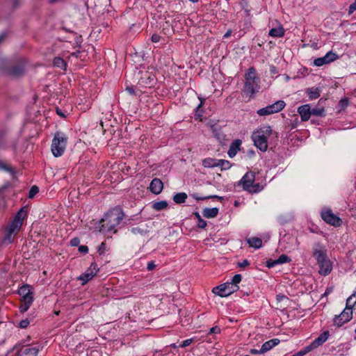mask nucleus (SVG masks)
<instances>
[{"mask_svg": "<svg viewBox=\"0 0 356 356\" xmlns=\"http://www.w3.org/2000/svg\"><path fill=\"white\" fill-rule=\"evenodd\" d=\"M313 256L316 260L318 266V273L321 275H328L332 270V264L327 256V250L325 246L316 244L313 248Z\"/></svg>", "mask_w": 356, "mask_h": 356, "instance_id": "1", "label": "nucleus"}, {"mask_svg": "<svg viewBox=\"0 0 356 356\" xmlns=\"http://www.w3.org/2000/svg\"><path fill=\"white\" fill-rule=\"evenodd\" d=\"M123 218L124 213L121 209L115 208L109 211L100 221L99 232L107 233L112 231L121 222Z\"/></svg>", "mask_w": 356, "mask_h": 356, "instance_id": "2", "label": "nucleus"}, {"mask_svg": "<svg viewBox=\"0 0 356 356\" xmlns=\"http://www.w3.org/2000/svg\"><path fill=\"white\" fill-rule=\"evenodd\" d=\"M24 74L23 63H13L8 59L0 58V74L10 79H18Z\"/></svg>", "mask_w": 356, "mask_h": 356, "instance_id": "3", "label": "nucleus"}, {"mask_svg": "<svg viewBox=\"0 0 356 356\" xmlns=\"http://www.w3.org/2000/svg\"><path fill=\"white\" fill-rule=\"evenodd\" d=\"M272 129L270 126H264L252 135V139L254 145L261 152H266L268 149V138L272 134Z\"/></svg>", "mask_w": 356, "mask_h": 356, "instance_id": "4", "label": "nucleus"}, {"mask_svg": "<svg viewBox=\"0 0 356 356\" xmlns=\"http://www.w3.org/2000/svg\"><path fill=\"white\" fill-rule=\"evenodd\" d=\"M67 138L63 134L56 132L52 140L51 152L56 157L60 156L65 149Z\"/></svg>", "mask_w": 356, "mask_h": 356, "instance_id": "5", "label": "nucleus"}, {"mask_svg": "<svg viewBox=\"0 0 356 356\" xmlns=\"http://www.w3.org/2000/svg\"><path fill=\"white\" fill-rule=\"evenodd\" d=\"M258 77L256 76V71L254 67L248 69V72L245 74V82L243 92L250 96L255 93V86H257Z\"/></svg>", "mask_w": 356, "mask_h": 356, "instance_id": "6", "label": "nucleus"}, {"mask_svg": "<svg viewBox=\"0 0 356 356\" xmlns=\"http://www.w3.org/2000/svg\"><path fill=\"white\" fill-rule=\"evenodd\" d=\"M321 216L326 223L334 227H340L343 223L342 219L329 208H323L321 211Z\"/></svg>", "mask_w": 356, "mask_h": 356, "instance_id": "7", "label": "nucleus"}, {"mask_svg": "<svg viewBox=\"0 0 356 356\" xmlns=\"http://www.w3.org/2000/svg\"><path fill=\"white\" fill-rule=\"evenodd\" d=\"M239 289L238 286H233L232 283L226 282L214 287L212 292L220 297H227Z\"/></svg>", "mask_w": 356, "mask_h": 356, "instance_id": "8", "label": "nucleus"}, {"mask_svg": "<svg viewBox=\"0 0 356 356\" xmlns=\"http://www.w3.org/2000/svg\"><path fill=\"white\" fill-rule=\"evenodd\" d=\"M353 318V310L345 308L343 311L334 318V324L338 327L342 326L345 323L350 321Z\"/></svg>", "mask_w": 356, "mask_h": 356, "instance_id": "9", "label": "nucleus"}, {"mask_svg": "<svg viewBox=\"0 0 356 356\" xmlns=\"http://www.w3.org/2000/svg\"><path fill=\"white\" fill-rule=\"evenodd\" d=\"M339 56L332 51H328L324 56L314 59L313 65L321 67L329 64L339 58Z\"/></svg>", "mask_w": 356, "mask_h": 356, "instance_id": "10", "label": "nucleus"}, {"mask_svg": "<svg viewBox=\"0 0 356 356\" xmlns=\"http://www.w3.org/2000/svg\"><path fill=\"white\" fill-rule=\"evenodd\" d=\"M98 270L97 265L95 263H92L86 271L79 277L80 280L83 281L82 284H85L90 280L97 274Z\"/></svg>", "mask_w": 356, "mask_h": 356, "instance_id": "11", "label": "nucleus"}, {"mask_svg": "<svg viewBox=\"0 0 356 356\" xmlns=\"http://www.w3.org/2000/svg\"><path fill=\"white\" fill-rule=\"evenodd\" d=\"M22 225V222L13 220L8 228L7 234L4 238V241H8V243H11L13 234L17 233L20 229Z\"/></svg>", "mask_w": 356, "mask_h": 356, "instance_id": "12", "label": "nucleus"}, {"mask_svg": "<svg viewBox=\"0 0 356 356\" xmlns=\"http://www.w3.org/2000/svg\"><path fill=\"white\" fill-rule=\"evenodd\" d=\"M254 180L255 173L252 171H249L245 174L239 183L242 185L243 188L245 191H247L249 189V187H250L251 185H252V184L254 182Z\"/></svg>", "mask_w": 356, "mask_h": 356, "instance_id": "13", "label": "nucleus"}, {"mask_svg": "<svg viewBox=\"0 0 356 356\" xmlns=\"http://www.w3.org/2000/svg\"><path fill=\"white\" fill-rule=\"evenodd\" d=\"M298 112L302 121L308 120L312 115V111L309 104H305L298 107Z\"/></svg>", "mask_w": 356, "mask_h": 356, "instance_id": "14", "label": "nucleus"}, {"mask_svg": "<svg viewBox=\"0 0 356 356\" xmlns=\"http://www.w3.org/2000/svg\"><path fill=\"white\" fill-rule=\"evenodd\" d=\"M163 182L161 181V179L157 178L152 179L149 185L150 191L156 195L161 193L163 190Z\"/></svg>", "mask_w": 356, "mask_h": 356, "instance_id": "15", "label": "nucleus"}, {"mask_svg": "<svg viewBox=\"0 0 356 356\" xmlns=\"http://www.w3.org/2000/svg\"><path fill=\"white\" fill-rule=\"evenodd\" d=\"M18 293L22 297V300L31 298L33 300V292L31 291L30 286L28 285H23L18 290Z\"/></svg>", "mask_w": 356, "mask_h": 356, "instance_id": "16", "label": "nucleus"}, {"mask_svg": "<svg viewBox=\"0 0 356 356\" xmlns=\"http://www.w3.org/2000/svg\"><path fill=\"white\" fill-rule=\"evenodd\" d=\"M279 343H280V340L278 339H273L269 340V341L265 342L262 345V346L260 349V352L264 353L270 350L271 348H273L274 346L277 345Z\"/></svg>", "mask_w": 356, "mask_h": 356, "instance_id": "17", "label": "nucleus"}, {"mask_svg": "<svg viewBox=\"0 0 356 356\" xmlns=\"http://www.w3.org/2000/svg\"><path fill=\"white\" fill-rule=\"evenodd\" d=\"M330 334L328 331H325L321 334L318 338L313 341V348L318 347L325 343L328 339Z\"/></svg>", "mask_w": 356, "mask_h": 356, "instance_id": "18", "label": "nucleus"}, {"mask_svg": "<svg viewBox=\"0 0 356 356\" xmlns=\"http://www.w3.org/2000/svg\"><path fill=\"white\" fill-rule=\"evenodd\" d=\"M38 353V349L36 348L26 347L22 349L18 356H36Z\"/></svg>", "mask_w": 356, "mask_h": 356, "instance_id": "19", "label": "nucleus"}, {"mask_svg": "<svg viewBox=\"0 0 356 356\" xmlns=\"http://www.w3.org/2000/svg\"><path fill=\"white\" fill-rule=\"evenodd\" d=\"M284 29L282 27V25H280L279 26L276 28H273L269 31V35L274 38H280L282 37L284 35Z\"/></svg>", "mask_w": 356, "mask_h": 356, "instance_id": "20", "label": "nucleus"}, {"mask_svg": "<svg viewBox=\"0 0 356 356\" xmlns=\"http://www.w3.org/2000/svg\"><path fill=\"white\" fill-rule=\"evenodd\" d=\"M241 144V141L240 140H236L231 144L228 151V154L230 157L236 155L237 151L239 149Z\"/></svg>", "mask_w": 356, "mask_h": 356, "instance_id": "21", "label": "nucleus"}, {"mask_svg": "<svg viewBox=\"0 0 356 356\" xmlns=\"http://www.w3.org/2000/svg\"><path fill=\"white\" fill-rule=\"evenodd\" d=\"M246 241L250 247L258 249L262 246V240L259 237H252L248 238Z\"/></svg>", "mask_w": 356, "mask_h": 356, "instance_id": "22", "label": "nucleus"}, {"mask_svg": "<svg viewBox=\"0 0 356 356\" xmlns=\"http://www.w3.org/2000/svg\"><path fill=\"white\" fill-rule=\"evenodd\" d=\"M28 209L26 207H22L19 209V211L16 213L13 220L23 223V220L27 216Z\"/></svg>", "mask_w": 356, "mask_h": 356, "instance_id": "23", "label": "nucleus"}, {"mask_svg": "<svg viewBox=\"0 0 356 356\" xmlns=\"http://www.w3.org/2000/svg\"><path fill=\"white\" fill-rule=\"evenodd\" d=\"M203 216L206 218H214L216 217L218 213V209L216 207L211 208V209H204L203 210Z\"/></svg>", "mask_w": 356, "mask_h": 356, "instance_id": "24", "label": "nucleus"}, {"mask_svg": "<svg viewBox=\"0 0 356 356\" xmlns=\"http://www.w3.org/2000/svg\"><path fill=\"white\" fill-rule=\"evenodd\" d=\"M270 108L273 113H277L282 111L285 106V102L282 100L277 101L273 104L270 105Z\"/></svg>", "mask_w": 356, "mask_h": 356, "instance_id": "25", "label": "nucleus"}, {"mask_svg": "<svg viewBox=\"0 0 356 356\" xmlns=\"http://www.w3.org/2000/svg\"><path fill=\"white\" fill-rule=\"evenodd\" d=\"M187 199V195L185 193H179L174 195L173 200L177 204L185 202Z\"/></svg>", "mask_w": 356, "mask_h": 356, "instance_id": "26", "label": "nucleus"}, {"mask_svg": "<svg viewBox=\"0 0 356 356\" xmlns=\"http://www.w3.org/2000/svg\"><path fill=\"white\" fill-rule=\"evenodd\" d=\"M356 304V293H353L346 300V308H350V310H353V306Z\"/></svg>", "mask_w": 356, "mask_h": 356, "instance_id": "27", "label": "nucleus"}, {"mask_svg": "<svg viewBox=\"0 0 356 356\" xmlns=\"http://www.w3.org/2000/svg\"><path fill=\"white\" fill-rule=\"evenodd\" d=\"M33 300L31 298H26V300H22L23 301V303L21 304L20 307H19V310L21 312H25L28 310V309L30 307L31 305L32 304L33 302Z\"/></svg>", "mask_w": 356, "mask_h": 356, "instance_id": "28", "label": "nucleus"}, {"mask_svg": "<svg viewBox=\"0 0 356 356\" xmlns=\"http://www.w3.org/2000/svg\"><path fill=\"white\" fill-rule=\"evenodd\" d=\"M168 202L166 201L162 200L159 202H154L153 204V209H154L156 211H161L163 209H165L168 207Z\"/></svg>", "mask_w": 356, "mask_h": 356, "instance_id": "29", "label": "nucleus"}, {"mask_svg": "<svg viewBox=\"0 0 356 356\" xmlns=\"http://www.w3.org/2000/svg\"><path fill=\"white\" fill-rule=\"evenodd\" d=\"M53 63H54V65L56 67H60L62 69H65L66 63H65V60L60 57H56L54 59Z\"/></svg>", "mask_w": 356, "mask_h": 356, "instance_id": "30", "label": "nucleus"}, {"mask_svg": "<svg viewBox=\"0 0 356 356\" xmlns=\"http://www.w3.org/2000/svg\"><path fill=\"white\" fill-rule=\"evenodd\" d=\"M263 189V186L259 184H254L253 183L252 185H251L250 187H249V189L247 190L250 193H255L261 191Z\"/></svg>", "mask_w": 356, "mask_h": 356, "instance_id": "31", "label": "nucleus"}, {"mask_svg": "<svg viewBox=\"0 0 356 356\" xmlns=\"http://www.w3.org/2000/svg\"><path fill=\"white\" fill-rule=\"evenodd\" d=\"M257 114L260 116H263V115H268L273 114V111L270 108V106L269 105L265 108H262L258 110Z\"/></svg>", "mask_w": 356, "mask_h": 356, "instance_id": "32", "label": "nucleus"}, {"mask_svg": "<svg viewBox=\"0 0 356 356\" xmlns=\"http://www.w3.org/2000/svg\"><path fill=\"white\" fill-rule=\"evenodd\" d=\"M202 164L205 168H213L217 166V161L212 159H207L203 161Z\"/></svg>", "mask_w": 356, "mask_h": 356, "instance_id": "33", "label": "nucleus"}, {"mask_svg": "<svg viewBox=\"0 0 356 356\" xmlns=\"http://www.w3.org/2000/svg\"><path fill=\"white\" fill-rule=\"evenodd\" d=\"M217 166L221 167L222 169L226 170L231 167V164L228 161L226 160H218L217 161Z\"/></svg>", "mask_w": 356, "mask_h": 356, "instance_id": "34", "label": "nucleus"}, {"mask_svg": "<svg viewBox=\"0 0 356 356\" xmlns=\"http://www.w3.org/2000/svg\"><path fill=\"white\" fill-rule=\"evenodd\" d=\"M312 350V344L307 346L303 350L296 353V356H304Z\"/></svg>", "mask_w": 356, "mask_h": 356, "instance_id": "35", "label": "nucleus"}, {"mask_svg": "<svg viewBox=\"0 0 356 356\" xmlns=\"http://www.w3.org/2000/svg\"><path fill=\"white\" fill-rule=\"evenodd\" d=\"M325 115V110L323 106L313 108V115L323 116Z\"/></svg>", "mask_w": 356, "mask_h": 356, "instance_id": "36", "label": "nucleus"}, {"mask_svg": "<svg viewBox=\"0 0 356 356\" xmlns=\"http://www.w3.org/2000/svg\"><path fill=\"white\" fill-rule=\"evenodd\" d=\"M39 192V188L36 186H33L29 193V197L33 198L34 196Z\"/></svg>", "mask_w": 356, "mask_h": 356, "instance_id": "37", "label": "nucleus"}, {"mask_svg": "<svg viewBox=\"0 0 356 356\" xmlns=\"http://www.w3.org/2000/svg\"><path fill=\"white\" fill-rule=\"evenodd\" d=\"M291 261V259L286 254H281L278 258L280 264H284Z\"/></svg>", "mask_w": 356, "mask_h": 356, "instance_id": "38", "label": "nucleus"}, {"mask_svg": "<svg viewBox=\"0 0 356 356\" xmlns=\"http://www.w3.org/2000/svg\"><path fill=\"white\" fill-rule=\"evenodd\" d=\"M241 278L242 277L240 274H236L233 277L232 280L230 283H232L233 286H237V284H238L241 281Z\"/></svg>", "mask_w": 356, "mask_h": 356, "instance_id": "39", "label": "nucleus"}, {"mask_svg": "<svg viewBox=\"0 0 356 356\" xmlns=\"http://www.w3.org/2000/svg\"><path fill=\"white\" fill-rule=\"evenodd\" d=\"M277 264H280V263L278 262V259L275 260L269 259L266 261V266L268 268L274 267Z\"/></svg>", "mask_w": 356, "mask_h": 356, "instance_id": "40", "label": "nucleus"}, {"mask_svg": "<svg viewBox=\"0 0 356 356\" xmlns=\"http://www.w3.org/2000/svg\"><path fill=\"white\" fill-rule=\"evenodd\" d=\"M348 106V100L346 98L341 99L339 102V106L341 109H344Z\"/></svg>", "mask_w": 356, "mask_h": 356, "instance_id": "41", "label": "nucleus"}, {"mask_svg": "<svg viewBox=\"0 0 356 356\" xmlns=\"http://www.w3.org/2000/svg\"><path fill=\"white\" fill-rule=\"evenodd\" d=\"M0 170H4L6 171L12 170L11 168L8 164H6V163H4L3 161H1V160H0Z\"/></svg>", "mask_w": 356, "mask_h": 356, "instance_id": "42", "label": "nucleus"}, {"mask_svg": "<svg viewBox=\"0 0 356 356\" xmlns=\"http://www.w3.org/2000/svg\"><path fill=\"white\" fill-rule=\"evenodd\" d=\"M193 197L195 199H196L197 200H205V199H207V198H218V199L221 198L220 197H218L217 195H210V196H208V197H200V196L193 195Z\"/></svg>", "mask_w": 356, "mask_h": 356, "instance_id": "43", "label": "nucleus"}, {"mask_svg": "<svg viewBox=\"0 0 356 356\" xmlns=\"http://www.w3.org/2000/svg\"><path fill=\"white\" fill-rule=\"evenodd\" d=\"M193 341V339H188L182 342V343L179 346L181 348H185L189 345H191Z\"/></svg>", "mask_w": 356, "mask_h": 356, "instance_id": "44", "label": "nucleus"}, {"mask_svg": "<svg viewBox=\"0 0 356 356\" xmlns=\"http://www.w3.org/2000/svg\"><path fill=\"white\" fill-rule=\"evenodd\" d=\"M207 226V222L202 218H200L197 222V227L201 229L205 228Z\"/></svg>", "mask_w": 356, "mask_h": 356, "instance_id": "45", "label": "nucleus"}, {"mask_svg": "<svg viewBox=\"0 0 356 356\" xmlns=\"http://www.w3.org/2000/svg\"><path fill=\"white\" fill-rule=\"evenodd\" d=\"M29 325V321H28V319L22 320L19 323V326L21 328H26Z\"/></svg>", "mask_w": 356, "mask_h": 356, "instance_id": "46", "label": "nucleus"}, {"mask_svg": "<svg viewBox=\"0 0 356 356\" xmlns=\"http://www.w3.org/2000/svg\"><path fill=\"white\" fill-rule=\"evenodd\" d=\"M356 10V0L354 1L353 3H351L348 8V13L352 14Z\"/></svg>", "mask_w": 356, "mask_h": 356, "instance_id": "47", "label": "nucleus"}, {"mask_svg": "<svg viewBox=\"0 0 356 356\" xmlns=\"http://www.w3.org/2000/svg\"><path fill=\"white\" fill-rule=\"evenodd\" d=\"M156 267V265L155 264L154 261H152L147 263V269L149 271L154 270Z\"/></svg>", "mask_w": 356, "mask_h": 356, "instance_id": "48", "label": "nucleus"}, {"mask_svg": "<svg viewBox=\"0 0 356 356\" xmlns=\"http://www.w3.org/2000/svg\"><path fill=\"white\" fill-rule=\"evenodd\" d=\"M79 243H80V240L79 238H76V237L73 238L70 241V245L72 246H74V247L79 245Z\"/></svg>", "mask_w": 356, "mask_h": 356, "instance_id": "49", "label": "nucleus"}, {"mask_svg": "<svg viewBox=\"0 0 356 356\" xmlns=\"http://www.w3.org/2000/svg\"><path fill=\"white\" fill-rule=\"evenodd\" d=\"M276 300L278 302H280L283 300H288L289 299L286 296L279 294V295H277Z\"/></svg>", "mask_w": 356, "mask_h": 356, "instance_id": "50", "label": "nucleus"}, {"mask_svg": "<svg viewBox=\"0 0 356 356\" xmlns=\"http://www.w3.org/2000/svg\"><path fill=\"white\" fill-rule=\"evenodd\" d=\"M161 36L158 34H153L151 37L152 42H159L160 41Z\"/></svg>", "mask_w": 356, "mask_h": 356, "instance_id": "51", "label": "nucleus"}, {"mask_svg": "<svg viewBox=\"0 0 356 356\" xmlns=\"http://www.w3.org/2000/svg\"><path fill=\"white\" fill-rule=\"evenodd\" d=\"M79 251L81 253L86 254L88 252V248L86 245H81L79 247Z\"/></svg>", "mask_w": 356, "mask_h": 356, "instance_id": "52", "label": "nucleus"}, {"mask_svg": "<svg viewBox=\"0 0 356 356\" xmlns=\"http://www.w3.org/2000/svg\"><path fill=\"white\" fill-rule=\"evenodd\" d=\"M249 265H250V263L247 259H244L242 262L238 263V266L241 268H244Z\"/></svg>", "mask_w": 356, "mask_h": 356, "instance_id": "53", "label": "nucleus"}, {"mask_svg": "<svg viewBox=\"0 0 356 356\" xmlns=\"http://www.w3.org/2000/svg\"><path fill=\"white\" fill-rule=\"evenodd\" d=\"M220 329L219 327L218 326H215V327H213L210 329V331H209V334H212V333H220Z\"/></svg>", "mask_w": 356, "mask_h": 356, "instance_id": "54", "label": "nucleus"}, {"mask_svg": "<svg viewBox=\"0 0 356 356\" xmlns=\"http://www.w3.org/2000/svg\"><path fill=\"white\" fill-rule=\"evenodd\" d=\"M241 5H242L243 8L245 9L247 15H249L250 10L248 9L245 8V7L248 6V3L245 0H242Z\"/></svg>", "mask_w": 356, "mask_h": 356, "instance_id": "55", "label": "nucleus"}, {"mask_svg": "<svg viewBox=\"0 0 356 356\" xmlns=\"http://www.w3.org/2000/svg\"><path fill=\"white\" fill-rule=\"evenodd\" d=\"M320 96V90L316 88L315 90H313V99H317Z\"/></svg>", "mask_w": 356, "mask_h": 356, "instance_id": "56", "label": "nucleus"}, {"mask_svg": "<svg viewBox=\"0 0 356 356\" xmlns=\"http://www.w3.org/2000/svg\"><path fill=\"white\" fill-rule=\"evenodd\" d=\"M232 30H231V29H229V30H228V31L225 33V35H224V36H223V37H224L225 38H229V37L232 35Z\"/></svg>", "mask_w": 356, "mask_h": 356, "instance_id": "57", "label": "nucleus"}, {"mask_svg": "<svg viewBox=\"0 0 356 356\" xmlns=\"http://www.w3.org/2000/svg\"><path fill=\"white\" fill-rule=\"evenodd\" d=\"M10 186V184L8 183H6L2 187L0 188V193L4 191L5 189H6L7 188H8Z\"/></svg>", "mask_w": 356, "mask_h": 356, "instance_id": "58", "label": "nucleus"}, {"mask_svg": "<svg viewBox=\"0 0 356 356\" xmlns=\"http://www.w3.org/2000/svg\"><path fill=\"white\" fill-rule=\"evenodd\" d=\"M7 35L6 33H3L0 35V43L6 38Z\"/></svg>", "mask_w": 356, "mask_h": 356, "instance_id": "59", "label": "nucleus"}, {"mask_svg": "<svg viewBox=\"0 0 356 356\" xmlns=\"http://www.w3.org/2000/svg\"><path fill=\"white\" fill-rule=\"evenodd\" d=\"M127 90L131 95L134 94V90L133 88L127 87Z\"/></svg>", "mask_w": 356, "mask_h": 356, "instance_id": "60", "label": "nucleus"}, {"mask_svg": "<svg viewBox=\"0 0 356 356\" xmlns=\"http://www.w3.org/2000/svg\"><path fill=\"white\" fill-rule=\"evenodd\" d=\"M250 353H252V354H257V353H261L260 352V350H255V349H251L250 350Z\"/></svg>", "mask_w": 356, "mask_h": 356, "instance_id": "61", "label": "nucleus"}, {"mask_svg": "<svg viewBox=\"0 0 356 356\" xmlns=\"http://www.w3.org/2000/svg\"><path fill=\"white\" fill-rule=\"evenodd\" d=\"M81 54V52L79 51H77L76 52H74L72 54V56H74L76 58H78L79 56V54Z\"/></svg>", "mask_w": 356, "mask_h": 356, "instance_id": "62", "label": "nucleus"}, {"mask_svg": "<svg viewBox=\"0 0 356 356\" xmlns=\"http://www.w3.org/2000/svg\"><path fill=\"white\" fill-rule=\"evenodd\" d=\"M307 92L309 95V97H312V88H307Z\"/></svg>", "mask_w": 356, "mask_h": 356, "instance_id": "63", "label": "nucleus"}, {"mask_svg": "<svg viewBox=\"0 0 356 356\" xmlns=\"http://www.w3.org/2000/svg\"><path fill=\"white\" fill-rule=\"evenodd\" d=\"M56 112H57V113H58L59 115H60V116H62V117H65L64 114H63V113L60 110H58V108L56 109Z\"/></svg>", "mask_w": 356, "mask_h": 356, "instance_id": "64", "label": "nucleus"}]
</instances>
